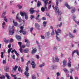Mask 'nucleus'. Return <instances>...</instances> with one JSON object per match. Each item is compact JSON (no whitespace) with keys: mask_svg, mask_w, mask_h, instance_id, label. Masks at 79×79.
I'll return each mask as SVG.
<instances>
[{"mask_svg":"<svg viewBox=\"0 0 79 79\" xmlns=\"http://www.w3.org/2000/svg\"><path fill=\"white\" fill-rule=\"evenodd\" d=\"M76 18V15H74V14H73V19L74 21V20H76L75 19Z\"/></svg>","mask_w":79,"mask_h":79,"instance_id":"37998d69","label":"nucleus"},{"mask_svg":"<svg viewBox=\"0 0 79 79\" xmlns=\"http://www.w3.org/2000/svg\"><path fill=\"white\" fill-rule=\"evenodd\" d=\"M25 13H26L24 12H20V15L21 16H24V15H25Z\"/></svg>","mask_w":79,"mask_h":79,"instance_id":"b1692460","label":"nucleus"},{"mask_svg":"<svg viewBox=\"0 0 79 79\" xmlns=\"http://www.w3.org/2000/svg\"><path fill=\"white\" fill-rule=\"evenodd\" d=\"M22 48H25L26 47V45H23L22 46H21Z\"/></svg>","mask_w":79,"mask_h":79,"instance_id":"0e129e2a","label":"nucleus"},{"mask_svg":"<svg viewBox=\"0 0 79 79\" xmlns=\"http://www.w3.org/2000/svg\"><path fill=\"white\" fill-rule=\"evenodd\" d=\"M57 49V47H54L53 48V50H56Z\"/></svg>","mask_w":79,"mask_h":79,"instance_id":"e2e57ef3","label":"nucleus"},{"mask_svg":"<svg viewBox=\"0 0 79 79\" xmlns=\"http://www.w3.org/2000/svg\"><path fill=\"white\" fill-rule=\"evenodd\" d=\"M1 58H3V54H4V53L3 52H1Z\"/></svg>","mask_w":79,"mask_h":79,"instance_id":"79ce46f5","label":"nucleus"},{"mask_svg":"<svg viewBox=\"0 0 79 79\" xmlns=\"http://www.w3.org/2000/svg\"><path fill=\"white\" fill-rule=\"evenodd\" d=\"M31 19H32L33 18H34V16H32V15H31V17H30Z\"/></svg>","mask_w":79,"mask_h":79,"instance_id":"4d7b16f0","label":"nucleus"},{"mask_svg":"<svg viewBox=\"0 0 79 79\" xmlns=\"http://www.w3.org/2000/svg\"><path fill=\"white\" fill-rule=\"evenodd\" d=\"M31 65H32V68L33 69H34L35 68V66L36 64L34 62V61H32L31 63Z\"/></svg>","mask_w":79,"mask_h":79,"instance_id":"0eeeda50","label":"nucleus"},{"mask_svg":"<svg viewBox=\"0 0 79 79\" xmlns=\"http://www.w3.org/2000/svg\"><path fill=\"white\" fill-rule=\"evenodd\" d=\"M6 15V11L4 10L2 14V18H3L5 17H6V16H5V15Z\"/></svg>","mask_w":79,"mask_h":79,"instance_id":"aec40b11","label":"nucleus"},{"mask_svg":"<svg viewBox=\"0 0 79 79\" xmlns=\"http://www.w3.org/2000/svg\"><path fill=\"white\" fill-rule=\"evenodd\" d=\"M42 20H46V18L45 17H43L41 19Z\"/></svg>","mask_w":79,"mask_h":79,"instance_id":"5fc2aeb1","label":"nucleus"},{"mask_svg":"<svg viewBox=\"0 0 79 79\" xmlns=\"http://www.w3.org/2000/svg\"><path fill=\"white\" fill-rule=\"evenodd\" d=\"M21 62H24V59L23 58V57H21Z\"/></svg>","mask_w":79,"mask_h":79,"instance_id":"13d9d810","label":"nucleus"},{"mask_svg":"<svg viewBox=\"0 0 79 79\" xmlns=\"http://www.w3.org/2000/svg\"><path fill=\"white\" fill-rule=\"evenodd\" d=\"M73 33L75 34L76 32V29H74V30L73 31Z\"/></svg>","mask_w":79,"mask_h":79,"instance_id":"052dcab7","label":"nucleus"},{"mask_svg":"<svg viewBox=\"0 0 79 79\" xmlns=\"http://www.w3.org/2000/svg\"><path fill=\"white\" fill-rule=\"evenodd\" d=\"M50 32H47L45 34V37H47V38L49 37V36H50Z\"/></svg>","mask_w":79,"mask_h":79,"instance_id":"ddd939ff","label":"nucleus"},{"mask_svg":"<svg viewBox=\"0 0 79 79\" xmlns=\"http://www.w3.org/2000/svg\"><path fill=\"white\" fill-rule=\"evenodd\" d=\"M55 11L56 13L58 14V15H61V12L59 10V8L57 6L55 7Z\"/></svg>","mask_w":79,"mask_h":79,"instance_id":"20e7f679","label":"nucleus"},{"mask_svg":"<svg viewBox=\"0 0 79 79\" xmlns=\"http://www.w3.org/2000/svg\"><path fill=\"white\" fill-rule=\"evenodd\" d=\"M5 77H7V79H10L11 77H10V76L8 75V73H6V75H5Z\"/></svg>","mask_w":79,"mask_h":79,"instance_id":"4be33fe9","label":"nucleus"},{"mask_svg":"<svg viewBox=\"0 0 79 79\" xmlns=\"http://www.w3.org/2000/svg\"><path fill=\"white\" fill-rule=\"evenodd\" d=\"M74 69L73 68L71 69L70 71V73H72L74 71Z\"/></svg>","mask_w":79,"mask_h":79,"instance_id":"3c124183","label":"nucleus"},{"mask_svg":"<svg viewBox=\"0 0 79 79\" xmlns=\"http://www.w3.org/2000/svg\"><path fill=\"white\" fill-rule=\"evenodd\" d=\"M13 49V48H9L8 51V53H10V52H11V50H12V49Z\"/></svg>","mask_w":79,"mask_h":79,"instance_id":"f704fd0d","label":"nucleus"},{"mask_svg":"<svg viewBox=\"0 0 79 79\" xmlns=\"http://www.w3.org/2000/svg\"><path fill=\"white\" fill-rule=\"evenodd\" d=\"M41 10L42 12H44V11H45V9L44 7H41Z\"/></svg>","mask_w":79,"mask_h":79,"instance_id":"58836bf2","label":"nucleus"},{"mask_svg":"<svg viewBox=\"0 0 79 79\" xmlns=\"http://www.w3.org/2000/svg\"><path fill=\"white\" fill-rule=\"evenodd\" d=\"M29 49L28 48H26L23 50L24 53H27L29 52Z\"/></svg>","mask_w":79,"mask_h":79,"instance_id":"412c9836","label":"nucleus"},{"mask_svg":"<svg viewBox=\"0 0 79 79\" xmlns=\"http://www.w3.org/2000/svg\"><path fill=\"white\" fill-rule=\"evenodd\" d=\"M35 28L38 29V30H39L40 29V25L37 23H35Z\"/></svg>","mask_w":79,"mask_h":79,"instance_id":"6e6552de","label":"nucleus"},{"mask_svg":"<svg viewBox=\"0 0 79 79\" xmlns=\"http://www.w3.org/2000/svg\"><path fill=\"white\" fill-rule=\"evenodd\" d=\"M45 66V64L44 63H43L42 64H40V68H42V67L44 66Z\"/></svg>","mask_w":79,"mask_h":79,"instance_id":"72a5a7b5","label":"nucleus"},{"mask_svg":"<svg viewBox=\"0 0 79 79\" xmlns=\"http://www.w3.org/2000/svg\"><path fill=\"white\" fill-rule=\"evenodd\" d=\"M18 44L19 45V46L20 47V48L19 49L20 52L21 53H23V49L22 48V47H21V45H22V42H20L18 43Z\"/></svg>","mask_w":79,"mask_h":79,"instance_id":"39448f33","label":"nucleus"},{"mask_svg":"<svg viewBox=\"0 0 79 79\" xmlns=\"http://www.w3.org/2000/svg\"><path fill=\"white\" fill-rule=\"evenodd\" d=\"M55 34V32H54V31L53 29L52 31V32L51 33V35H53Z\"/></svg>","mask_w":79,"mask_h":79,"instance_id":"de8ad7c7","label":"nucleus"},{"mask_svg":"<svg viewBox=\"0 0 79 79\" xmlns=\"http://www.w3.org/2000/svg\"><path fill=\"white\" fill-rule=\"evenodd\" d=\"M18 70L19 71V72H20V71L21 70V67L20 66L19 67V68H18Z\"/></svg>","mask_w":79,"mask_h":79,"instance_id":"6e6d98bb","label":"nucleus"},{"mask_svg":"<svg viewBox=\"0 0 79 79\" xmlns=\"http://www.w3.org/2000/svg\"><path fill=\"white\" fill-rule=\"evenodd\" d=\"M19 15V14H18L16 16V19H18L19 20V23H21V21H22V19H21V18L19 17V16H18Z\"/></svg>","mask_w":79,"mask_h":79,"instance_id":"423d86ee","label":"nucleus"},{"mask_svg":"<svg viewBox=\"0 0 79 79\" xmlns=\"http://www.w3.org/2000/svg\"><path fill=\"white\" fill-rule=\"evenodd\" d=\"M2 18H3L4 19L5 21L6 22H8V20L7 19H6V17H4Z\"/></svg>","mask_w":79,"mask_h":79,"instance_id":"a18cd8bd","label":"nucleus"},{"mask_svg":"<svg viewBox=\"0 0 79 79\" xmlns=\"http://www.w3.org/2000/svg\"><path fill=\"white\" fill-rule=\"evenodd\" d=\"M13 23L15 26H17L18 25V23L17 22H15V20H13Z\"/></svg>","mask_w":79,"mask_h":79,"instance_id":"5701e85b","label":"nucleus"},{"mask_svg":"<svg viewBox=\"0 0 79 79\" xmlns=\"http://www.w3.org/2000/svg\"><path fill=\"white\" fill-rule=\"evenodd\" d=\"M47 22H43V26L44 27H46V25H47Z\"/></svg>","mask_w":79,"mask_h":79,"instance_id":"a878e982","label":"nucleus"},{"mask_svg":"<svg viewBox=\"0 0 79 79\" xmlns=\"http://www.w3.org/2000/svg\"><path fill=\"white\" fill-rule=\"evenodd\" d=\"M18 68V66L15 65V67H14L13 68V70H14V71H16V69H17V68Z\"/></svg>","mask_w":79,"mask_h":79,"instance_id":"c85d7f7f","label":"nucleus"},{"mask_svg":"<svg viewBox=\"0 0 79 79\" xmlns=\"http://www.w3.org/2000/svg\"><path fill=\"white\" fill-rule=\"evenodd\" d=\"M31 14H33L34 12H35V10H33L30 11Z\"/></svg>","mask_w":79,"mask_h":79,"instance_id":"603ef678","label":"nucleus"},{"mask_svg":"<svg viewBox=\"0 0 79 79\" xmlns=\"http://www.w3.org/2000/svg\"><path fill=\"white\" fill-rule=\"evenodd\" d=\"M26 71L24 73V74H25L26 76V77H28L29 76V73H28V70H29V67L28 65H27L25 69Z\"/></svg>","mask_w":79,"mask_h":79,"instance_id":"7ed1b4c3","label":"nucleus"},{"mask_svg":"<svg viewBox=\"0 0 79 79\" xmlns=\"http://www.w3.org/2000/svg\"><path fill=\"white\" fill-rule=\"evenodd\" d=\"M66 61L65 60H64L63 61V64L64 66H66Z\"/></svg>","mask_w":79,"mask_h":79,"instance_id":"cd10ccee","label":"nucleus"},{"mask_svg":"<svg viewBox=\"0 0 79 79\" xmlns=\"http://www.w3.org/2000/svg\"><path fill=\"white\" fill-rule=\"evenodd\" d=\"M40 5H41V2L40 1H38L37 5V7H40Z\"/></svg>","mask_w":79,"mask_h":79,"instance_id":"bb28decb","label":"nucleus"},{"mask_svg":"<svg viewBox=\"0 0 79 79\" xmlns=\"http://www.w3.org/2000/svg\"><path fill=\"white\" fill-rule=\"evenodd\" d=\"M11 76H12V77H14V79H17V77H16V75H13V74H11Z\"/></svg>","mask_w":79,"mask_h":79,"instance_id":"e433bc0d","label":"nucleus"},{"mask_svg":"<svg viewBox=\"0 0 79 79\" xmlns=\"http://www.w3.org/2000/svg\"><path fill=\"white\" fill-rule=\"evenodd\" d=\"M4 42H5V43H6V44H7V43H8L9 42V41H10V40H6V38H4Z\"/></svg>","mask_w":79,"mask_h":79,"instance_id":"a211bd4d","label":"nucleus"},{"mask_svg":"<svg viewBox=\"0 0 79 79\" xmlns=\"http://www.w3.org/2000/svg\"><path fill=\"white\" fill-rule=\"evenodd\" d=\"M32 48L33 49L32 50V53H36V52H37V49H36L35 48L34 49L33 47Z\"/></svg>","mask_w":79,"mask_h":79,"instance_id":"dca6fc26","label":"nucleus"},{"mask_svg":"<svg viewBox=\"0 0 79 79\" xmlns=\"http://www.w3.org/2000/svg\"><path fill=\"white\" fill-rule=\"evenodd\" d=\"M18 6L19 8V9H21V8H23V7L22 6H20L19 5H18Z\"/></svg>","mask_w":79,"mask_h":79,"instance_id":"a19ab883","label":"nucleus"},{"mask_svg":"<svg viewBox=\"0 0 79 79\" xmlns=\"http://www.w3.org/2000/svg\"><path fill=\"white\" fill-rule=\"evenodd\" d=\"M44 10H45V11H48V9L47 8V6H44Z\"/></svg>","mask_w":79,"mask_h":79,"instance_id":"09e8293b","label":"nucleus"},{"mask_svg":"<svg viewBox=\"0 0 79 79\" xmlns=\"http://www.w3.org/2000/svg\"><path fill=\"white\" fill-rule=\"evenodd\" d=\"M30 43L29 42H27L26 44L27 47H29V46H30Z\"/></svg>","mask_w":79,"mask_h":79,"instance_id":"473e14b6","label":"nucleus"},{"mask_svg":"<svg viewBox=\"0 0 79 79\" xmlns=\"http://www.w3.org/2000/svg\"><path fill=\"white\" fill-rule=\"evenodd\" d=\"M76 52L77 55H79V52H78L77 50H74L73 51V52H72V56L73 57V56L74 55V53H76Z\"/></svg>","mask_w":79,"mask_h":79,"instance_id":"1a4fd4ad","label":"nucleus"},{"mask_svg":"<svg viewBox=\"0 0 79 79\" xmlns=\"http://www.w3.org/2000/svg\"><path fill=\"white\" fill-rule=\"evenodd\" d=\"M32 79H36V78L35 77V76L34 75H32Z\"/></svg>","mask_w":79,"mask_h":79,"instance_id":"ea45409f","label":"nucleus"},{"mask_svg":"<svg viewBox=\"0 0 79 79\" xmlns=\"http://www.w3.org/2000/svg\"><path fill=\"white\" fill-rule=\"evenodd\" d=\"M5 22H3L2 24V27H3V28H4V26H5Z\"/></svg>","mask_w":79,"mask_h":79,"instance_id":"c03bdc74","label":"nucleus"},{"mask_svg":"<svg viewBox=\"0 0 79 79\" xmlns=\"http://www.w3.org/2000/svg\"><path fill=\"white\" fill-rule=\"evenodd\" d=\"M61 20V16H60V18L58 19L59 21H60Z\"/></svg>","mask_w":79,"mask_h":79,"instance_id":"680f3d73","label":"nucleus"},{"mask_svg":"<svg viewBox=\"0 0 79 79\" xmlns=\"http://www.w3.org/2000/svg\"><path fill=\"white\" fill-rule=\"evenodd\" d=\"M25 19L27 20L28 19V16L27 15V13H25Z\"/></svg>","mask_w":79,"mask_h":79,"instance_id":"393cba45","label":"nucleus"},{"mask_svg":"<svg viewBox=\"0 0 79 79\" xmlns=\"http://www.w3.org/2000/svg\"><path fill=\"white\" fill-rule=\"evenodd\" d=\"M56 75H57V76H58V77L60 76V73L58 72L57 73Z\"/></svg>","mask_w":79,"mask_h":79,"instance_id":"774afa93","label":"nucleus"},{"mask_svg":"<svg viewBox=\"0 0 79 79\" xmlns=\"http://www.w3.org/2000/svg\"><path fill=\"white\" fill-rule=\"evenodd\" d=\"M62 1H63V0H56V6H58V4H59V1L60 3H61Z\"/></svg>","mask_w":79,"mask_h":79,"instance_id":"f8f14e48","label":"nucleus"},{"mask_svg":"<svg viewBox=\"0 0 79 79\" xmlns=\"http://www.w3.org/2000/svg\"><path fill=\"white\" fill-rule=\"evenodd\" d=\"M65 6L67 7V8H68L69 10H70V9L71 8V7H70V6L69 5H68V3H66L65 4Z\"/></svg>","mask_w":79,"mask_h":79,"instance_id":"6ab92c4d","label":"nucleus"},{"mask_svg":"<svg viewBox=\"0 0 79 79\" xmlns=\"http://www.w3.org/2000/svg\"><path fill=\"white\" fill-rule=\"evenodd\" d=\"M61 30L60 29H58L57 31L55 30V32L56 34V39L58 40V41H60V39L58 37V35H59V34H61Z\"/></svg>","mask_w":79,"mask_h":79,"instance_id":"f03ea898","label":"nucleus"},{"mask_svg":"<svg viewBox=\"0 0 79 79\" xmlns=\"http://www.w3.org/2000/svg\"><path fill=\"white\" fill-rule=\"evenodd\" d=\"M0 79H5V77L4 75L2 76H1L0 77Z\"/></svg>","mask_w":79,"mask_h":79,"instance_id":"8fccbe9b","label":"nucleus"},{"mask_svg":"<svg viewBox=\"0 0 79 79\" xmlns=\"http://www.w3.org/2000/svg\"><path fill=\"white\" fill-rule=\"evenodd\" d=\"M63 71H64L65 73H69V71L67 70L66 69H63Z\"/></svg>","mask_w":79,"mask_h":79,"instance_id":"c756f323","label":"nucleus"},{"mask_svg":"<svg viewBox=\"0 0 79 79\" xmlns=\"http://www.w3.org/2000/svg\"><path fill=\"white\" fill-rule=\"evenodd\" d=\"M55 60L56 62H59V59L58 57H55Z\"/></svg>","mask_w":79,"mask_h":79,"instance_id":"2f4dec72","label":"nucleus"},{"mask_svg":"<svg viewBox=\"0 0 79 79\" xmlns=\"http://www.w3.org/2000/svg\"><path fill=\"white\" fill-rule=\"evenodd\" d=\"M61 26H62V22H61L59 25H57V27H58V26H59V27H61Z\"/></svg>","mask_w":79,"mask_h":79,"instance_id":"49530a36","label":"nucleus"},{"mask_svg":"<svg viewBox=\"0 0 79 79\" xmlns=\"http://www.w3.org/2000/svg\"><path fill=\"white\" fill-rule=\"evenodd\" d=\"M40 16V15H38L36 17V18H35V19L37 21V22L38 23H39L40 22L41 20L39 18V17Z\"/></svg>","mask_w":79,"mask_h":79,"instance_id":"9d476101","label":"nucleus"},{"mask_svg":"<svg viewBox=\"0 0 79 79\" xmlns=\"http://www.w3.org/2000/svg\"><path fill=\"white\" fill-rule=\"evenodd\" d=\"M69 35L70 38L72 39H73L74 37V35L73 34V33H71V32L69 33Z\"/></svg>","mask_w":79,"mask_h":79,"instance_id":"4468645a","label":"nucleus"},{"mask_svg":"<svg viewBox=\"0 0 79 79\" xmlns=\"http://www.w3.org/2000/svg\"><path fill=\"white\" fill-rule=\"evenodd\" d=\"M51 68H52V69H56V65H53L51 67Z\"/></svg>","mask_w":79,"mask_h":79,"instance_id":"c9c22d12","label":"nucleus"},{"mask_svg":"<svg viewBox=\"0 0 79 79\" xmlns=\"http://www.w3.org/2000/svg\"><path fill=\"white\" fill-rule=\"evenodd\" d=\"M14 27V26L9 27V35H13V34H14V33H15V29H13Z\"/></svg>","mask_w":79,"mask_h":79,"instance_id":"f257e3e1","label":"nucleus"},{"mask_svg":"<svg viewBox=\"0 0 79 79\" xmlns=\"http://www.w3.org/2000/svg\"><path fill=\"white\" fill-rule=\"evenodd\" d=\"M13 59H15V55H13L12 56Z\"/></svg>","mask_w":79,"mask_h":79,"instance_id":"bf43d9fd","label":"nucleus"},{"mask_svg":"<svg viewBox=\"0 0 79 79\" xmlns=\"http://www.w3.org/2000/svg\"><path fill=\"white\" fill-rule=\"evenodd\" d=\"M22 33L23 35H26V33H27V31H22Z\"/></svg>","mask_w":79,"mask_h":79,"instance_id":"4c0bfd02","label":"nucleus"},{"mask_svg":"<svg viewBox=\"0 0 79 79\" xmlns=\"http://www.w3.org/2000/svg\"><path fill=\"white\" fill-rule=\"evenodd\" d=\"M71 9H72V10H71V13L73 14L74 13L76 10V8H75V7H71Z\"/></svg>","mask_w":79,"mask_h":79,"instance_id":"9b49d317","label":"nucleus"},{"mask_svg":"<svg viewBox=\"0 0 79 79\" xmlns=\"http://www.w3.org/2000/svg\"><path fill=\"white\" fill-rule=\"evenodd\" d=\"M36 58L37 59H39L40 57H39V55H36Z\"/></svg>","mask_w":79,"mask_h":79,"instance_id":"338daca9","label":"nucleus"},{"mask_svg":"<svg viewBox=\"0 0 79 79\" xmlns=\"http://www.w3.org/2000/svg\"><path fill=\"white\" fill-rule=\"evenodd\" d=\"M16 38L17 39V40H21V38L20 36L19 35H16Z\"/></svg>","mask_w":79,"mask_h":79,"instance_id":"f3484780","label":"nucleus"},{"mask_svg":"<svg viewBox=\"0 0 79 79\" xmlns=\"http://www.w3.org/2000/svg\"><path fill=\"white\" fill-rule=\"evenodd\" d=\"M44 6H47V5L48 4V1H44Z\"/></svg>","mask_w":79,"mask_h":79,"instance_id":"7c9ffc66","label":"nucleus"},{"mask_svg":"<svg viewBox=\"0 0 79 79\" xmlns=\"http://www.w3.org/2000/svg\"><path fill=\"white\" fill-rule=\"evenodd\" d=\"M13 39L11 38L10 40V42L11 43V42H13Z\"/></svg>","mask_w":79,"mask_h":79,"instance_id":"69168bd1","label":"nucleus"},{"mask_svg":"<svg viewBox=\"0 0 79 79\" xmlns=\"http://www.w3.org/2000/svg\"><path fill=\"white\" fill-rule=\"evenodd\" d=\"M68 66L69 67H71V59H69V62L68 64Z\"/></svg>","mask_w":79,"mask_h":79,"instance_id":"2eb2a0df","label":"nucleus"},{"mask_svg":"<svg viewBox=\"0 0 79 79\" xmlns=\"http://www.w3.org/2000/svg\"><path fill=\"white\" fill-rule=\"evenodd\" d=\"M11 47V44H10L8 45V47L9 48H10Z\"/></svg>","mask_w":79,"mask_h":79,"instance_id":"864d4df0","label":"nucleus"}]
</instances>
